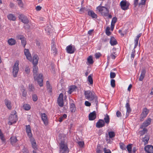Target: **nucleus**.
<instances>
[{
    "mask_svg": "<svg viewBox=\"0 0 153 153\" xmlns=\"http://www.w3.org/2000/svg\"><path fill=\"white\" fill-rule=\"evenodd\" d=\"M105 123L103 120L99 119L96 124V127L97 128H101L104 126Z\"/></svg>",
    "mask_w": 153,
    "mask_h": 153,
    "instance_id": "12",
    "label": "nucleus"
},
{
    "mask_svg": "<svg viewBox=\"0 0 153 153\" xmlns=\"http://www.w3.org/2000/svg\"><path fill=\"white\" fill-rule=\"evenodd\" d=\"M116 74L114 72H111L110 74V77L111 78H114L116 76Z\"/></svg>",
    "mask_w": 153,
    "mask_h": 153,
    "instance_id": "54",
    "label": "nucleus"
},
{
    "mask_svg": "<svg viewBox=\"0 0 153 153\" xmlns=\"http://www.w3.org/2000/svg\"><path fill=\"white\" fill-rule=\"evenodd\" d=\"M117 18L116 17H113L112 19L111 23L114 24L117 22Z\"/></svg>",
    "mask_w": 153,
    "mask_h": 153,
    "instance_id": "53",
    "label": "nucleus"
},
{
    "mask_svg": "<svg viewBox=\"0 0 153 153\" xmlns=\"http://www.w3.org/2000/svg\"><path fill=\"white\" fill-rule=\"evenodd\" d=\"M129 100H128L127 101V102L126 105V107L127 109V111L126 113V115L128 116L129 114L131 112V109L130 105L129 104Z\"/></svg>",
    "mask_w": 153,
    "mask_h": 153,
    "instance_id": "17",
    "label": "nucleus"
},
{
    "mask_svg": "<svg viewBox=\"0 0 153 153\" xmlns=\"http://www.w3.org/2000/svg\"><path fill=\"white\" fill-rule=\"evenodd\" d=\"M88 81L89 83L91 85H92L93 84V80L91 75H89L88 77Z\"/></svg>",
    "mask_w": 153,
    "mask_h": 153,
    "instance_id": "39",
    "label": "nucleus"
},
{
    "mask_svg": "<svg viewBox=\"0 0 153 153\" xmlns=\"http://www.w3.org/2000/svg\"><path fill=\"white\" fill-rule=\"evenodd\" d=\"M7 42L9 45H14L16 43L15 40L12 38L8 39Z\"/></svg>",
    "mask_w": 153,
    "mask_h": 153,
    "instance_id": "30",
    "label": "nucleus"
},
{
    "mask_svg": "<svg viewBox=\"0 0 153 153\" xmlns=\"http://www.w3.org/2000/svg\"><path fill=\"white\" fill-rule=\"evenodd\" d=\"M76 50V49L74 46L71 45L67 46L66 48L67 52L70 54L73 53Z\"/></svg>",
    "mask_w": 153,
    "mask_h": 153,
    "instance_id": "7",
    "label": "nucleus"
},
{
    "mask_svg": "<svg viewBox=\"0 0 153 153\" xmlns=\"http://www.w3.org/2000/svg\"><path fill=\"white\" fill-rule=\"evenodd\" d=\"M10 143L12 145H14L15 143L18 141L16 137L15 136L11 137L10 138Z\"/></svg>",
    "mask_w": 153,
    "mask_h": 153,
    "instance_id": "23",
    "label": "nucleus"
},
{
    "mask_svg": "<svg viewBox=\"0 0 153 153\" xmlns=\"http://www.w3.org/2000/svg\"><path fill=\"white\" fill-rule=\"evenodd\" d=\"M34 90V88L32 85H29V90L30 91H33Z\"/></svg>",
    "mask_w": 153,
    "mask_h": 153,
    "instance_id": "57",
    "label": "nucleus"
},
{
    "mask_svg": "<svg viewBox=\"0 0 153 153\" xmlns=\"http://www.w3.org/2000/svg\"><path fill=\"white\" fill-rule=\"evenodd\" d=\"M25 39V38H24L21 40L22 44L24 47H25L26 43V42Z\"/></svg>",
    "mask_w": 153,
    "mask_h": 153,
    "instance_id": "50",
    "label": "nucleus"
},
{
    "mask_svg": "<svg viewBox=\"0 0 153 153\" xmlns=\"http://www.w3.org/2000/svg\"><path fill=\"white\" fill-rule=\"evenodd\" d=\"M104 122L107 124H108L110 121L109 116L107 114H106L105 117L104 118Z\"/></svg>",
    "mask_w": 153,
    "mask_h": 153,
    "instance_id": "35",
    "label": "nucleus"
},
{
    "mask_svg": "<svg viewBox=\"0 0 153 153\" xmlns=\"http://www.w3.org/2000/svg\"><path fill=\"white\" fill-rule=\"evenodd\" d=\"M146 73V71L145 69H143L142 70L140 76L139 78V81H142L143 80L145 77Z\"/></svg>",
    "mask_w": 153,
    "mask_h": 153,
    "instance_id": "24",
    "label": "nucleus"
},
{
    "mask_svg": "<svg viewBox=\"0 0 153 153\" xmlns=\"http://www.w3.org/2000/svg\"><path fill=\"white\" fill-rule=\"evenodd\" d=\"M76 105L74 101L71 100L70 101V109L72 112H75L76 110Z\"/></svg>",
    "mask_w": 153,
    "mask_h": 153,
    "instance_id": "16",
    "label": "nucleus"
},
{
    "mask_svg": "<svg viewBox=\"0 0 153 153\" xmlns=\"http://www.w3.org/2000/svg\"><path fill=\"white\" fill-rule=\"evenodd\" d=\"M126 147V148H127L129 153H131L132 146H131V145L129 144Z\"/></svg>",
    "mask_w": 153,
    "mask_h": 153,
    "instance_id": "44",
    "label": "nucleus"
},
{
    "mask_svg": "<svg viewBox=\"0 0 153 153\" xmlns=\"http://www.w3.org/2000/svg\"><path fill=\"white\" fill-rule=\"evenodd\" d=\"M5 103L7 108L9 109H11V106L10 105L11 102L7 99L4 100Z\"/></svg>",
    "mask_w": 153,
    "mask_h": 153,
    "instance_id": "28",
    "label": "nucleus"
},
{
    "mask_svg": "<svg viewBox=\"0 0 153 153\" xmlns=\"http://www.w3.org/2000/svg\"><path fill=\"white\" fill-rule=\"evenodd\" d=\"M146 116H145V115L141 113L140 115V121H142L146 117Z\"/></svg>",
    "mask_w": 153,
    "mask_h": 153,
    "instance_id": "52",
    "label": "nucleus"
},
{
    "mask_svg": "<svg viewBox=\"0 0 153 153\" xmlns=\"http://www.w3.org/2000/svg\"><path fill=\"white\" fill-rule=\"evenodd\" d=\"M46 85L48 91L49 92H51L52 91L51 88L50 84H49V82L48 81H47L46 82Z\"/></svg>",
    "mask_w": 153,
    "mask_h": 153,
    "instance_id": "37",
    "label": "nucleus"
},
{
    "mask_svg": "<svg viewBox=\"0 0 153 153\" xmlns=\"http://www.w3.org/2000/svg\"><path fill=\"white\" fill-rule=\"evenodd\" d=\"M101 4L97 7V9L99 10V11L101 13L102 15L105 16H108L109 13V10L108 8L104 6H101Z\"/></svg>",
    "mask_w": 153,
    "mask_h": 153,
    "instance_id": "5",
    "label": "nucleus"
},
{
    "mask_svg": "<svg viewBox=\"0 0 153 153\" xmlns=\"http://www.w3.org/2000/svg\"><path fill=\"white\" fill-rule=\"evenodd\" d=\"M63 97V94L62 93H61L58 98V103L59 106L61 107H62L64 105Z\"/></svg>",
    "mask_w": 153,
    "mask_h": 153,
    "instance_id": "8",
    "label": "nucleus"
},
{
    "mask_svg": "<svg viewBox=\"0 0 153 153\" xmlns=\"http://www.w3.org/2000/svg\"><path fill=\"white\" fill-rule=\"evenodd\" d=\"M39 60V57L37 55L35 54L33 56V60L31 61H32L33 64V65H36L38 63Z\"/></svg>",
    "mask_w": 153,
    "mask_h": 153,
    "instance_id": "20",
    "label": "nucleus"
},
{
    "mask_svg": "<svg viewBox=\"0 0 153 153\" xmlns=\"http://www.w3.org/2000/svg\"><path fill=\"white\" fill-rule=\"evenodd\" d=\"M120 149L122 150H126V146L123 143H120Z\"/></svg>",
    "mask_w": 153,
    "mask_h": 153,
    "instance_id": "48",
    "label": "nucleus"
},
{
    "mask_svg": "<svg viewBox=\"0 0 153 153\" xmlns=\"http://www.w3.org/2000/svg\"><path fill=\"white\" fill-rule=\"evenodd\" d=\"M144 150L148 153H153V146L152 145H147L145 147Z\"/></svg>",
    "mask_w": 153,
    "mask_h": 153,
    "instance_id": "13",
    "label": "nucleus"
},
{
    "mask_svg": "<svg viewBox=\"0 0 153 153\" xmlns=\"http://www.w3.org/2000/svg\"><path fill=\"white\" fill-rule=\"evenodd\" d=\"M0 138L1 140L2 143H5V139L3 134L2 133L1 130L0 129Z\"/></svg>",
    "mask_w": 153,
    "mask_h": 153,
    "instance_id": "36",
    "label": "nucleus"
},
{
    "mask_svg": "<svg viewBox=\"0 0 153 153\" xmlns=\"http://www.w3.org/2000/svg\"><path fill=\"white\" fill-rule=\"evenodd\" d=\"M146 0H141V1L139 4V6L141 5H144L145 4V3Z\"/></svg>",
    "mask_w": 153,
    "mask_h": 153,
    "instance_id": "60",
    "label": "nucleus"
},
{
    "mask_svg": "<svg viewBox=\"0 0 153 153\" xmlns=\"http://www.w3.org/2000/svg\"><path fill=\"white\" fill-rule=\"evenodd\" d=\"M30 141H31L32 147L34 149L36 148V142L34 141V140L33 138H32V137H31L30 138Z\"/></svg>",
    "mask_w": 153,
    "mask_h": 153,
    "instance_id": "33",
    "label": "nucleus"
},
{
    "mask_svg": "<svg viewBox=\"0 0 153 153\" xmlns=\"http://www.w3.org/2000/svg\"><path fill=\"white\" fill-rule=\"evenodd\" d=\"M101 55L100 53H96L95 54V57L97 59H98L100 56Z\"/></svg>",
    "mask_w": 153,
    "mask_h": 153,
    "instance_id": "61",
    "label": "nucleus"
},
{
    "mask_svg": "<svg viewBox=\"0 0 153 153\" xmlns=\"http://www.w3.org/2000/svg\"><path fill=\"white\" fill-rule=\"evenodd\" d=\"M24 109L26 110H28L30 108V106L28 104H25L23 105Z\"/></svg>",
    "mask_w": 153,
    "mask_h": 153,
    "instance_id": "42",
    "label": "nucleus"
},
{
    "mask_svg": "<svg viewBox=\"0 0 153 153\" xmlns=\"http://www.w3.org/2000/svg\"><path fill=\"white\" fill-rule=\"evenodd\" d=\"M51 26H48L46 27L45 28V31L47 32L50 33L51 32L52 30L51 29Z\"/></svg>",
    "mask_w": 153,
    "mask_h": 153,
    "instance_id": "40",
    "label": "nucleus"
},
{
    "mask_svg": "<svg viewBox=\"0 0 153 153\" xmlns=\"http://www.w3.org/2000/svg\"><path fill=\"white\" fill-rule=\"evenodd\" d=\"M17 4L22 9L24 8V4L22 0H16Z\"/></svg>",
    "mask_w": 153,
    "mask_h": 153,
    "instance_id": "31",
    "label": "nucleus"
},
{
    "mask_svg": "<svg viewBox=\"0 0 153 153\" xmlns=\"http://www.w3.org/2000/svg\"><path fill=\"white\" fill-rule=\"evenodd\" d=\"M108 135L110 138H112L115 137V134L113 131L108 132Z\"/></svg>",
    "mask_w": 153,
    "mask_h": 153,
    "instance_id": "43",
    "label": "nucleus"
},
{
    "mask_svg": "<svg viewBox=\"0 0 153 153\" xmlns=\"http://www.w3.org/2000/svg\"><path fill=\"white\" fill-rule=\"evenodd\" d=\"M76 88V86L75 85H72L69 87L68 92L69 94H71L73 91L75 90Z\"/></svg>",
    "mask_w": 153,
    "mask_h": 153,
    "instance_id": "27",
    "label": "nucleus"
},
{
    "mask_svg": "<svg viewBox=\"0 0 153 153\" xmlns=\"http://www.w3.org/2000/svg\"><path fill=\"white\" fill-rule=\"evenodd\" d=\"M134 48L132 50V52H131V59L132 60L134 59V56H135V50L134 49Z\"/></svg>",
    "mask_w": 153,
    "mask_h": 153,
    "instance_id": "45",
    "label": "nucleus"
},
{
    "mask_svg": "<svg viewBox=\"0 0 153 153\" xmlns=\"http://www.w3.org/2000/svg\"><path fill=\"white\" fill-rule=\"evenodd\" d=\"M59 151L60 153H68L69 152L68 149L65 141H61L60 144Z\"/></svg>",
    "mask_w": 153,
    "mask_h": 153,
    "instance_id": "4",
    "label": "nucleus"
},
{
    "mask_svg": "<svg viewBox=\"0 0 153 153\" xmlns=\"http://www.w3.org/2000/svg\"><path fill=\"white\" fill-rule=\"evenodd\" d=\"M19 18L22 22L25 24H28L29 22V21L27 17L23 14L19 15Z\"/></svg>",
    "mask_w": 153,
    "mask_h": 153,
    "instance_id": "9",
    "label": "nucleus"
},
{
    "mask_svg": "<svg viewBox=\"0 0 153 153\" xmlns=\"http://www.w3.org/2000/svg\"><path fill=\"white\" fill-rule=\"evenodd\" d=\"M84 95L86 99L90 101H93V102L95 103L96 106H97V97L94 95V93L90 90H88L84 91Z\"/></svg>",
    "mask_w": 153,
    "mask_h": 153,
    "instance_id": "1",
    "label": "nucleus"
},
{
    "mask_svg": "<svg viewBox=\"0 0 153 153\" xmlns=\"http://www.w3.org/2000/svg\"><path fill=\"white\" fill-rule=\"evenodd\" d=\"M143 130L140 131L141 136H142L147 132V130L145 128H143Z\"/></svg>",
    "mask_w": 153,
    "mask_h": 153,
    "instance_id": "41",
    "label": "nucleus"
},
{
    "mask_svg": "<svg viewBox=\"0 0 153 153\" xmlns=\"http://www.w3.org/2000/svg\"><path fill=\"white\" fill-rule=\"evenodd\" d=\"M104 153H111V152L110 150L107 149L106 148H104L103 149Z\"/></svg>",
    "mask_w": 153,
    "mask_h": 153,
    "instance_id": "56",
    "label": "nucleus"
},
{
    "mask_svg": "<svg viewBox=\"0 0 153 153\" xmlns=\"http://www.w3.org/2000/svg\"><path fill=\"white\" fill-rule=\"evenodd\" d=\"M88 14L93 18H97V15L93 11L89 10L88 12Z\"/></svg>",
    "mask_w": 153,
    "mask_h": 153,
    "instance_id": "22",
    "label": "nucleus"
},
{
    "mask_svg": "<svg viewBox=\"0 0 153 153\" xmlns=\"http://www.w3.org/2000/svg\"><path fill=\"white\" fill-rule=\"evenodd\" d=\"M17 119L18 117L16 112L15 111H12L9 117V121H8V124L11 125L16 123Z\"/></svg>",
    "mask_w": 153,
    "mask_h": 153,
    "instance_id": "3",
    "label": "nucleus"
},
{
    "mask_svg": "<svg viewBox=\"0 0 153 153\" xmlns=\"http://www.w3.org/2000/svg\"><path fill=\"white\" fill-rule=\"evenodd\" d=\"M141 35H142V33H139V34H138L136 38L134 40L135 44H134V48H135L137 47V46L138 45V41L140 37L141 36Z\"/></svg>",
    "mask_w": 153,
    "mask_h": 153,
    "instance_id": "26",
    "label": "nucleus"
},
{
    "mask_svg": "<svg viewBox=\"0 0 153 153\" xmlns=\"http://www.w3.org/2000/svg\"><path fill=\"white\" fill-rule=\"evenodd\" d=\"M111 86L114 88L115 87V80L114 79H112L111 81Z\"/></svg>",
    "mask_w": 153,
    "mask_h": 153,
    "instance_id": "49",
    "label": "nucleus"
},
{
    "mask_svg": "<svg viewBox=\"0 0 153 153\" xmlns=\"http://www.w3.org/2000/svg\"><path fill=\"white\" fill-rule=\"evenodd\" d=\"M100 145L98 144L97 146V149L96 152L97 153H102V151L100 149Z\"/></svg>",
    "mask_w": 153,
    "mask_h": 153,
    "instance_id": "47",
    "label": "nucleus"
},
{
    "mask_svg": "<svg viewBox=\"0 0 153 153\" xmlns=\"http://www.w3.org/2000/svg\"><path fill=\"white\" fill-rule=\"evenodd\" d=\"M149 139V136L147 135H146L145 137L143 138V141L145 145L147 144L148 143Z\"/></svg>",
    "mask_w": 153,
    "mask_h": 153,
    "instance_id": "29",
    "label": "nucleus"
},
{
    "mask_svg": "<svg viewBox=\"0 0 153 153\" xmlns=\"http://www.w3.org/2000/svg\"><path fill=\"white\" fill-rule=\"evenodd\" d=\"M116 115L117 117H121V113L119 111H117L116 113Z\"/></svg>",
    "mask_w": 153,
    "mask_h": 153,
    "instance_id": "59",
    "label": "nucleus"
},
{
    "mask_svg": "<svg viewBox=\"0 0 153 153\" xmlns=\"http://www.w3.org/2000/svg\"><path fill=\"white\" fill-rule=\"evenodd\" d=\"M85 106H90L91 105V103L88 101H85Z\"/></svg>",
    "mask_w": 153,
    "mask_h": 153,
    "instance_id": "63",
    "label": "nucleus"
},
{
    "mask_svg": "<svg viewBox=\"0 0 153 153\" xmlns=\"http://www.w3.org/2000/svg\"><path fill=\"white\" fill-rule=\"evenodd\" d=\"M110 43L112 46H114L117 45V42L113 36H111L110 39Z\"/></svg>",
    "mask_w": 153,
    "mask_h": 153,
    "instance_id": "21",
    "label": "nucleus"
},
{
    "mask_svg": "<svg viewBox=\"0 0 153 153\" xmlns=\"http://www.w3.org/2000/svg\"><path fill=\"white\" fill-rule=\"evenodd\" d=\"M96 117V112L95 111L90 113L89 115V120H95Z\"/></svg>",
    "mask_w": 153,
    "mask_h": 153,
    "instance_id": "19",
    "label": "nucleus"
},
{
    "mask_svg": "<svg viewBox=\"0 0 153 153\" xmlns=\"http://www.w3.org/2000/svg\"><path fill=\"white\" fill-rule=\"evenodd\" d=\"M41 117L42 120L43 122L44 123L45 125H48V120L47 118V116L45 113L41 114Z\"/></svg>",
    "mask_w": 153,
    "mask_h": 153,
    "instance_id": "15",
    "label": "nucleus"
},
{
    "mask_svg": "<svg viewBox=\"0 0 153 153\" xmlns=\"http://www.w3.org/2000/svg\"><path fill=\"white\" fill-rule=\"evenodd\" d=\"M26 130L28 137L30 138L32 137V134L31 132L30 127L29 125L26 126Z\"/></svg>",
    "mask_w": 153,
    "mask_h": 153,
    "instance_id": "18",
    "label": "nucleus"
},
{
    "mask_svg": "<svg viewBox=\"0 0 153 153\" xmlns=\"http://www.w3.org/2000/svg\"><path fill=\"white\" fill-rule=\"evenodd\" d=\"M38 71V68L35 65H33V73L34 78L35 80H36L40 87L43 86V78H42V75L40 74L36 77L37 76V73Z\"/></svg>",
    "mask_w": 153,
    "mask_h": 153,
    "instance_id": "2",
    "label": "nucleus"
},
{
    "mask_svg": "<svg viewBox=\"0 0 153 153\" xmlns=\"http://www.w3.org/2000/svg\"><path fill=\"white\" fill-rule=\"evenodd\" d=\"M110 28L109 27H107L105 33L108 36H109L111 35V33L109 31Z\"/></svg>",
    "mask_w": 153,
    "mask_h": 153,
    "instance_id": "46",
    "label": "nucleus"
},
{
    "mask_svg": "<svg viewBox=\"0 0 153 153\" xmlns=\"http://www.w3.org/2000/svg\"><path fill=\"white\" fill-rule=\"evenodd\" d=\"M51 51L54 54H56L57 52L56 47H53L51 48Z\"/></svg>",
    "mask_w": 153,
    "mask_h": 153,
    "instance_id": "51",
    "label": "nucleus"
},
{
    "mask_svg": "<svg viewBox=\"0 0 153 153\" xmlns=\"http://www.w3.org/2000/svg\"><path fill=\"white\" fill-rule=\"evenodd\" d=\"M152 119L150 118L147 119L141 125L140 128L143 129L144 127H146L149 126L151 123Z\"/></svg>",
    "mask_w": 153,
    "mask_h": 153,
    "instance_id": "11",
    "label": "nucleus"
},
{
    "mask_svg": "<svg viewBox=\"0 0 153 153\" xmlns=\"http://www.w3.org/2000/svg\"><path fill=\"white\" fill-rule=\"evenodd\" d=\"M87 62L89 64H92L94 62L92 56H89L87 58Z\"/></svg>",
    "mask_w": 153,
    "mask_h": 153,
    "instance_id": "34",
    "label": "nucleus"
},
{
    "mask_svg": "<svg viewBox=\"0 0 153 153\" xmlns=\"http://www.w3.org/2000/svg\"><path fill=\"white\" fill-rule=\"evenodd\" d=\"M24 54L27 59L31 61L32 60V57L28 49H24Z\"/></svg>",
    "mask_w": 153,
    "mask_h": 153,
    "instance_id": "14",
    "label": "nucleus"
},
{
    "mask_svg": "<svg viewBox=\"0 0 153 153\" xmlns=\"http://www.w3.org/2000/svg\"><path fill=\"white\" fill-rule=\"evenodd\" d=\"M149 112V110H148L146 108H145L143 109V111L141 113L147 116Z\"/></svg>",
    "mask_w": 153,
    "mask_h": 153,
    "instance_id": "38",
    "label": "nucleus"
},
{
    "mask_svg": "<svg viewBox=\"0 0 153 153\" xmlns=\"http://www.w3.org/2000/svg\"><path fill=\"white\" fill-rule=\"evenodd\" d=\"M25 71L26 73L27 74H29L30 72V68H29V67H26L25 69Z\"/></svg>",
    "mask_w": 153,
    "mask_h": 153,
    "instance_id": "55",
    "label": "nucleus"
},
{
    "mask_svg": "<svg viewBox=\"0 0 153 153\" xmlns=\"http://www.w3.org/2000/svg\"><path fill=\"white\" fill-rule=\"evenodd\" d=\"M85 10V7H82L80 9L79 12L80 13H82L84 12Z\"/></svg>",
    "mask_w": 153,
    "mask_h": 153,
    "instance_id": "62",
    "label": "nucleus"
},
{
    "mask_svg": "<svg viewBox=\"0 0 153 153\" xmlns=\"http://www.w3.org/2000/svg\"><path fill=\"white\" fill-rule=\"evenodd\" d=\"M22 152L23 153H29V151L26 148H24Z\"/></svg>",
    "mask_w": 153,
    "mask_h": 153,
    "instance_id": "64",
    "label": "nucleus"
},
{
    "mask_svg": "<svg viewBox=\"0 0 153 153\" xmlns=\"http://www.w3.org/2000/svg\"><path fill=\"white\" fill-rule=\"evenodd\" d=\"M120 5L121 8L123 10H126L128 9L129 5L126 1H122L120 3Z\"/></svg>",
    "mask_w": 153,
    "mask_h": 153,
    "instance_id": "10",
    "label": "nucleus"
},
{
    "mask_svg": "<svg viewBox=\"0 0 153 153\" xmlns=\"http://www.w3.org/2000/svg\"><path fill=\"white\" fill-rule=\"evenodd\" d=\"M19 62L16 61L13 67V76L14 77L17 76L19 71Z\"/></svg>",
    "mask_w": 153,
    "mask_h": 153,
    "instance_id": "6",
    "label": "nucleus"
},
{
    "mask_svg": "<svg viewBox=\"0 0 153 153\" xmlns=\"http://www.w3.org/2000/svg\"><path fill=\"white\" fill-rule=\"evenodd\" d=\"M77 143L79 146L81 148H83L84 146V142L83 140H80L79 138V140L77 139Z\"/></svg>",
    "mask_w": 153,
    "mask_h": 153,
    "instance_id": "25",
    "label": "nucleus"
},
{
    "mask_svg": "<svg viewBox=\"0 0 153 153\" xmlns=\"http://www.w3.org/2000/svg\"><path fill=\"white\" fill-rule=\"evenodd\" d=\"M7 18L9 20L12 21H15L16 19V17L13 15L10 14L7 16Z\"/></svg>",
    "mask_w": 153,
    "mask_h": 153,
    "instance_id": "32",
    "label": "nucleus"
},
{
    "mask_svg": "<svg viewBox=\"0 0 153 153\" xmlns=\"http://www.w3.org/2000/svg\"><path fill=\"white\" fill-rule=\"evenodd\" d=\"M32 98L33 101H36L37 100V97L36 95L35 94L33 95L32 96Z\"/></svg>",
    "mask_w": 153,
    "mask_h": 153,
    "instance_id": "58",
    "label": "nucleus"
}]
</instances>
